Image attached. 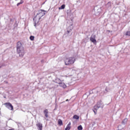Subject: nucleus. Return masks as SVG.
Wrapping results in <instances>:
<instances>
[{"mask_svg": "<svg viewBox=\"0 0 130 130\" xmlns=\"http://www.w3.org/2000/svg\"><path fill=\"white\" fill-rule=\"evenodd\" d=\"M58 124L59 126L62 125V121H61L60 119H58Z\"/></svg>", "mask_w": 130, "mask_h": 130, "instance_id": "9b49d317", "label": "nucleus"}, {"mask_svg": "<svg viewBox=\"0 0 130 130\" xmlns=\"http://www.w3.org/2000/svg\"><path fill=\"white\" fill-rule=\"evenodd\" d=\"M37 126L39 128V130L43 129V124H41V123H38V124H37Z\"/></svg>", "mask_w": 130, "mask_h": 130, "instance_id": "423d86ee", "label": "nucleus"}, {"mask_svg": "<svg viewBox=\"0 0 130 130\" xmlns=\"http://www.w3.org/2000/svg\"><path fill=\"white\" fill-rule=\"evenodd\" d=\"M71 128V122H69V123L67 124L65 130H70Z\"/></svg>", "mask_w": 130, "mask_h": 130, "instance_id": "0eeeda50", "label": "nucleus"}, {"mask_svg": "<svg viewBox=\"0 0 130 130\" xmlns=\"http://www.w3.org/2000/svg\"><path fill=\"white\" fill-rule=\"evenodd\" d=\"M73 118L78 120L79 119V117L76 115H75L73 116Z\"/></svg>", "mask_w": 130, "mask_h": 130, "instance_id": "4468645a", "label": "nucleus"}, {"mask_svg": "<svg viewBox=\"0 0 130 130\" xmlns=\"http://www.w3.org/2000/svg\"><path fill=\"white\" fill-rule=\"evenodd\" d=\"M128 121L127 118H125L122 122V124H125Z\"/></svg>", "mask_w": 130, "mask_h": 130, "instance_id": "9d476101", "label": "nucleus"}, {"mask_svg": "<svg viewBox=\"0 0 130 130\" xmlns=\"http://www.w3.org/2000/svg\"><path fill=\"white\" fill-rule=\"evenodd\" d=\"M125 36H130V31H126V32L125 33Z\"/></svg>", "mask_w": 130, "mask_h": 130, "instance_id": "f3484780", "label": "nucleus"}, {"mask_svg": "<svg viewBox=\"0 0 130 130\" xmlns=\"http://www.w3.org/2000/svg\"><path fill=\"white\" fill-rule=\"evenodd\" d=\"M23 3H24V1H22V0H21V1H20V2L17 3V5H16L17 6V7H18L19 5L22 4Z\"/></svg>", "mask_w": 130, "mask_h": 130, "instance_id": "ddd939ff", "label": "nucleus"}, {"mask_svg": "<svg viewBox=\"0 0 130 130\" xmlns=\"http://www.w3.org/2000/svg\"><path fill=\"white\" fill-rule=\"evenodd\" d=\"M68 101H69V100L68 99L66 100V102H68Z\"/></svg>", "mask_w": 130, "mask_h": 130, "instance_id": "412c9836", "label": "nucleus"}, {"mask_svg": "<svg viewBox=\"0 0 130 130\" xmlns=\"http://www.w3.org/2000/svg\"><path fill=\"white\" fill-rule=\"evenodd\" d=\"M43 113L44 114L45 117L48 118V109H45L43 111Z\"/></svg>", "mask_w": 130, "mask_h": 130, "instance_id": "6e6552de", "label": "nucleus"}, {"mask_svg": "<svg viewBox=\"0 0 130 130\" xmlns=\"http://www.w3.org/2000/svg\"><path fill=\"white\" fill-rule=\"evenodd\" d=\"M8 130H14V128L9 129Z\"/></svg>", "mask_w": 130, "mask_h": 130, "instance_id": "aec40b11", "label": "nucleus"}, {"mask_svg": "<svg viewBox=\"0 0 130 130\" xmlns=\"http://www.w3.org/2000/svg\"><path fill=\"white\" fill-rule=\"evenodd\" d=\"M29 38L31 41H34L35 40V37L33 36H30Z\"/></svg>", "mask_w": 130, "mask_h": 130, "instance_id": "dca6fc26", "label": "nucleus"}, {"mask_svg": "<svg viewBox=\"0 0 130 130\" xmlns=\"http://www.w3.org/2000/svg\"><path fill=\"white\" fill-rule=\"evenodd\" d=\"M59 85H60V86L63 87V88H67V85L64 83H59Z\"/></svg>", "mask_w": 130, "mask_h": 130, "instance_id": "1a4fd4ad", "label": "nucleus"}, {"mask_svg": "<svg viewBox=\"0 0 130 130\" xmlns=\"http://www.w3.org/2000/svg\"><path fill=\"white\" fill-rule=\"evenodd\" d=\"M16 51H17V53H18L20 57H22L25 54L24 48L20 41L17 42L16 44Z\"/></svg>", "mask_w": 130, "mask_h": 130, "instance_id": "f257e3e1", "label": "nucleus"}, {"mask_svg": "<svg viewBox=\"0 0 130 130\" xmlns=\"http://www.w3.org/2000/svg\"><path fill=\"white\" fill-rule=\"evenodd\" d=\"M76 61V58L74 57H69L66 58L64 63L66 66H70L73 64Z\"/></svg>", "mask_w": 130, "mask_h": 130, "instance_id": "7ed1b4c3", "label": "nucleus"}, {"mask_svg": "<svg viewBox=\"0 0 130 130\" xmlns=\"http://www.w3.org/2000/svg\"><path fill=\"white\" fill-rule=\"evenodd\" d=\"M65 8H66V5H63L61 6H60V7H59V10L64 9Z\"/></svg>", "mask_w": 130, "mask_h": 130, "instance_id": "f8f14e48", "label": "nucleus"}, {"mask_svg": "<svg viewBox=\"0 0 130 130\" xmlns=\"http://www.w3.org/2000/svg\"><path fill=\"white\" fill-rule=\"evenodd\" d=\"M45 12L46 11L42 9H41L40 11H39V12L37 13V15L34 18V21L35 22V23H39L41 18L45 15Z\"/></svg>", "mask_w": 130, "mask_h": 130, "instance_id": "f03ea898", "label": "nucleus"}, {"mask_svg": "<svg viewBox=\"0 0 130 130\" xmlns=\"http://www.w3.org/2000/svg\"><path fill=\"white\" fill-rule=\"evenodd\" d=\"M93 111L94 113V114L96 115V114H97V110L96 109H94V110H93Z\"/></svg>", "mask_w": 130, "mask_h": 130, "instance_id": "a211bd4d", "label": "nucleus"}, {"mask_svg": "<svg viewBox=\"0 0 130 130\" xmlns=\"http://www.w3.org/2000/svg\"><path fill=\"white\" fill-rule=\"evenodd\" d=\"M77 129L78 130H82L83 127L81 125H80L78 127H77Z\"/></svg>", "mask_w": 130, "mask_h": 130, "instance_id": "2eb2a0df", "label": "nucleus"}, {"mask_svg": "<svg viewBox=\"0 0 130 130\" xmlns=\"http://www.w3.org/2000/svg\"><path fill=\"white\" fill-rule=\"evenodd\" d=\"M71 29L70 30H67V32H68V34H69L70 32H71Z\"/></svg>", "mask_w": 130, "mask_h": 130, "instance_id": "6ab92c4d", "label": "nucleus"}, {"mask_svg": "<svg viewBox=\"0 0 130 130\" xmlns=\"http://www.w3.org/2000/svg\"><path fill=\"white\" fill-rule=\"evenodd\" d=\"M90 41L93 43L94 45H96L97 41L96 40L95 35H92L90 38Z\"/></svg>", "mask_w": 130, "mask_h": 130, "instance_id": "20e7f679", "label": "nucleus"}, {"mask_svg": "<svg viewBox=\"0 0 130 130\" xmlns=\"http://www.w3.org/2000/svg\"><path fill=\"white\" fill-rule=\"evenodd\" d=\"M4 105L6 106V107H7V108L9 109L10 110H14L13 106L10 103H6L4 104Z\"/></svg>", "mask_w": 130, "mask_h": 130, "instance_id": "39448f33", "label": "nucleus"}]
</instances>
